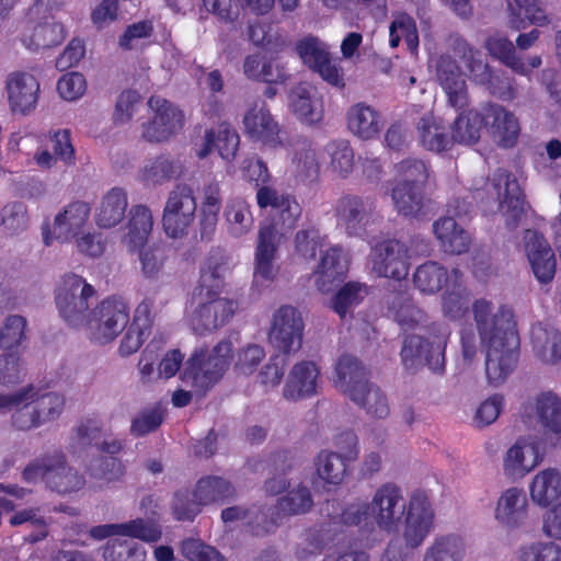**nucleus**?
Here are the masks:
<instances>
[{
    "mask_svg": "<svg viewBox=\"0 0 561 561\" xmlns=\"http://www.w3.org/2000/svg\"><path fill=\"white\" fill-rule=\"evenodd\" d=\"M472 314L480 341L486 348L488 382L497 387L506 380L517 360L518 339L513 312L506 306L495 307L492 301L480 298L472 304Z\"/></svg>",
    "mask_w": 561,
    "mask_h": 561,
    "instance_id": "1",
    "label": "nucleus"
},
{
    "mask_svg": "<svg viewBox=\"0 0 561 561\" xmlns=\"http://www.w3.org/2000/svg\"><path fill=\"white\" fill-rule=\"evenodd\" d=\"M437 80L444 90L447 103L458 114L450 127L451 144L471 146L477 144L486 127V104L480 108L466 110L469 96L459 66L449 57H442L436 66Z\"/></svg>",
    "mask_w": 561,
    "mask_h": 561,
    "instance_id": "2",
    "label": "nucleus"
},
{
    "mask_svg": "<svg viewBox=\"0 0 561 561\" xmlns=\"http://www.w3.org/2000/svg\"><path fill=\"white\" fill-rule=\"evenodd\" d=\"M403 493L399 485L387 482L378 486L369 504L357 502L347 506L343 513V522L348 525H376L390 533L398 529L404 513Z\"/></svg>",
    "mask_w": 561,
    "mask_h": 561,
    "instance_id": "3",
    "label": "nucleus"
},
{
    "mask_svg": "<svg viewBox=\"0 0 561 561\" xmlns=\"http://www.w3.org/2000/svg\"><path fill=\"white\" fill-rule=\"evenodd\" d=\"M123 448V442L112 437H103L98 422L82 423L72 437L70 450L77 459L87 465L91 476L95 478H111L110 474L118 467L113 457H99L100 453L116 455Z\"/></svg>",
    "mask_w": 561,
    "mask_h": 561,
    "instance_id": "4",
    "label": "nucleus"
},
{
    "mask_svg": "<svg viewBox=\"0 0 561 561\" xmlns=\"http://www.w3.org/2000/svg\"><path fill=\"white\" fill-rule=\"evenodd\" d=\"M232 343L220 341L211 350L197 348L185 364L182 380L195 389L196 393H204L218 382L230 365Z\"/></svg>",
    "mask_w": 561,
    "mask_h": 561,
    "instance_id": "5",
    "label": "nucleus"
},
{
    "mask_svg": "<svg viewBox=\"0 0 561 561\" xmlns=\"http://www.w3.org/2000/svg\"><path fill=\"white\" fill-rule=\"evenodd\" d=\"M65 397L57 392L39 394L33 387L20 390V399L11 415L19 431H32L56 421L65 409Z\"/></svg>",
    "mask_w": 561,
    "mask_h": 561,
    "instance_id": "6",
    "label": "nucleus"
},
{
    "mask_svg": "<svg viewBox=\"0 0 561 561\" xmlns=\"http://www.w3.org/2000/svg\"><path fill=\"white\" fill-rule=\"evenodd\" d=\"M428 176L423 161L408 159L396 165V176L390 187L392 203L403 216H415L423 204L422 187Z\"/></svg>",
    "mask_w": 561,
    "mask_h": 561,
    "instance_id": "7",
    "label": "nucleus"
},
{
    "mask_svg": "<svg viewBox=\"0 0 561 561\" xmlns=\"http://www.w3.org/2000/svg\"><path fill=\"white\" fill-rule=\"evenodd\" d=\"M237 308L236 300L221 297L217 291L204 294L202 297L194 293L186 308V318L194 332L207 334L227 324Z\"/></svg>",
    "mask_w": 561,
    "mask_h": 561,
    "instance_id": "8",
    "label": "nucleus"
},
{
    "mask_svg": "<svg viewBox=\"0 0 561 561\" xmlns=\"http://www.w3.org/2000/svg\"><path fill=\"white\" fill-rule=\"evenodd\" d=\"M449 330L442 324H433L424 334H410L403 340L401 358L405 367L412 368L426 363L434 371H440L445 364V347Z\"/></svg>",
    "mask_w": 561,
    "mask_h": 561,
    "instance_id": "9",
    "label": "nucleus"
},
{
    "mask_svg": "<svg viewBox=\"0 0 561 561\" xmlns=\"http://www.w3.org/2000/svg\"><path fill=\"white\" fill-rule=\"evenodd\" d=\"M92 206L87 201H72L62 206L53 220H46L41 227L43 243L51 247L55 243H69L73 237L92 228Z\"/></svg>",
    "mask_w": 561,
    "mask_h": 561,
    "instance_id": "10",
    "label": "nucleus"
},
{
    "mask_svg": "<svg viewBox=\"0 0 561 561\" xmlns=\"http://www.w3.org/2000/svg\"><path fill=\"white\" fill-rule=\"evenodd\" d=\"M94 288L77 274L61 277L55 293L56 307L61 318L72 328L82 330L91 313H88Z\"/></svg>",
    "mask_w": 561,
    "mask_h": 561,
    "instance_id": "11",
    "label": "nucleus"
},
{
    "mask_svg": "<svg viewBox=\"0 0 561 561\" xmlns=\"http://www.w3.org/2000/svg\"><path fill=\"white\" fill-rule=\"evenodd\" d=\"M26 482L45 481L47 486L60 494L77 492L84 485V479L76 470L67 467L65 456L54 453L30 463L23 471Z\"/></svg>",
    "mask_w": 561,
    "mask_h": 561,
    "instance_id": "12",
    "label": "nucleus"
},
{
    "mask_svg": "<svg viewBox=\"0 0 561 561\" xmlns=\"http://www.w3.org/2000/svg\"><path fill=\"white\" fill-rule=\"evenodd\" d=\"M488 186L497 201L506 226L514 229L522 225L528 216V206L518 176L505 169H497Z\"/></svg>",
    "mask_w": 561,
    "mask_h": 561,
    "instance_id": "13",
    "label": "nucleus"
},
{
    "mask_svg": "<svg viewBox=\"0 0 561 561\" xmlns=\"http://www.w3.org/2000/svg\"><path fill=\"white\" fill-rule=\"evenodd\" d=\"M148 121L141 125V137L149 142H164L178 135L184 126L183 112L160 96L148 102Z\"/></svg>",
    "mask_w": 561,
    "mask_h": 561,
    "instance_id": "14",
    "label": "nucleus"
},
{
    "mask_svg": "<svg viewBox=\"0 0 561 561\" xmlns=\"http://www.w3.org/2000/svg\"><path fill=\"white\" fill-rule=\"evenodd\" d=\"M129 319L127 302L122 298H108L95 308L82 330L94 341H113L126 327Z\"/></svg>",
    "mask_w": 561,
    "mask_h": 561,
    "instance_id": "15",
    "label": "nucleus"
},
{
    "mask_svg": "<svg viewBox=\"0 0 561 561\" xmlns=\"http://www.w3.org/2000/svg\"><path fill=\"white\" fill-rule=\"evenodd\" d=\"M196 199L193 191L186 185L176 186L167 198L162 226L165 234L172 239H180L188 233L195 220Z\"/></svg>",
    "mask_w": 561,
    "mask_h": 561,
    "instance_id": "16",
    "label": "nucleus"
},
{
    "mask_svg": "<svg viewBox=\"0 0 561 561\" xmlns=\"http://www.w3.org/2000/svg\"><path fill=\"white\" fill-rule=\"evenodd\" d=\"M234 494V489L225 479L219 477L203 478L197 482L194 492V502H190L184 494H176L173 501V514L179 520L194 518L201 505L224 502Z\"/></svg>",
    "mask_w": 561,
    "mask_h": 561,
    "instance_id": "17",
    "label": "nucleus"
},
{
    "mask_svg": "<svg viewBox=\"0 0 561 561\" xmlns=\"http://www.w3.org/2000/svg\"><path fill=\"white\" fill-rule=\"evenodd\" d=\"M543 451L538 436L528 434L518 437L503 456L502 469L511 480H522L542 461Z\"/></svg>",
    "mask_w": 561,
    "mask_h": 561,
    "instance_id": "18",
    "label": "nucleus"
},
{
    "mask_svg": "<svg viewBox=\"0 0 561 561\" xmlns=\"http://www.w3.org/2000/svg\"><path fill=\"white\" fill-rule=\"evenodd\" d=\"M296 51L301 61L318 72L329 84L343 87L344 78L341 66L332 60L325 43L313 36H307L296 44Z\"/></svg>",
    "mask_w": 561,
    "mask_h": 561,
    "instance_id": "19",
    "label": "nucleus"
},
{
    "mask_svg": "<svg viewBox=\"0 0 561 561\" xmlns=\"http://www.w3.org/2000/svg\"><path fill=\"white\" fill-rule=\"evenodd\" d=\"M301 312L293 306L284 305L275 310L270 329L271 343L284 353L299 350L304 334Z\"/></svg>",
    "mask_w": 561,
    "mask_h": 561,
    "instance_id": "20",
    "label": "nucleus"
},
{
    "mask_svg": "<svg viewBox=\"0 0 561 561\" xmlns=\"http://www.w3.org/2000/svg\"><path fill=\"white\" fill-rule=\"evenodd\" d=\"M5 94L13 114L28 115L36 110L39 101V79L31 71H12L5 78Z\"/></svg>",
    "mask_w": 561,
    "mask_h": 561,
    "instance_id": "21",
    "label": "nucleus"
},
{
    "mask_svg": "<svg viewBox=\"0 0 561 561\" xmlns=\"http://www.w3.org/2000/svg\"><path fill=\"white\" fill-rule=\"evenodd\" d=\"M435 513L426 492L416 490L410 495L407 516L404 539L411 547L420 546L434 527Z\"/></svg>",
    "mask_w": 561,
    "mask_h": 561,
    "instance_id": "22",
    "label": "nucleus"
},
{
    "mask_svg": "<svg viewBox=\"0 0 561 561\" xmlns=\"http://www.w3.org/2000/svg\"><path fill=\"white\" fill-rule=\"evenodd\" d=\"M522 249L536 279L541 284L550 283L556 274L557 260L548 240L538 231L527 229Z\"/></svg>",
    "mask_w": 561,
    "mask_h": 561,
    "instance_id": "23",
    "label": "nucleus"
},
{
    "mask_svg": "<svg viewBox=\"0 0 561 561\" xmlns=\"http://www.w3.org/2000/svg\"><path fill=\"white\" fill-rule=\"evenodd\" d=\"M409 255L403 243L390 240L376 245L370 254V268L380 277L403 279L409 273Z\"/></svg>",
    "mask_w": 561,
    "mask_h": 561,
    "instance_id": "24",
    "label": "nucleus"
},
{
    "mask_svg": "<svg viewBox=\"0 0 561 561\" xmlns=\"http://www.w3.org/2000/svg\"><path fill=\"white\" fill-rule=\"evenodd\" d=\"M277 245L274 231L260 228L253 272V286L259 290L270 287L278 275L279 268L275 264Z\"/></svg>",
    "mask_w": 561,
    "mask_h": 561,
    "instance_id": "25",
    "label": "nucleus"
},
{
    "mask_svg": "<svg viewBox=\"0 0 561 561\" xmlns=\"http://www.w3.org/2000/svg\"><path fill=\"white\" fill-rule=\"evenodd\" d=\"M528 516V500L522 488L510 486L501 492L494 507V519L504 528L522 527Z\"/></svg>",
    "mask_w": 561,
    "mask_h": 561,
    "instance_id": "26",
    "label": "nucleus"
},
{
    "mask_svg": "<svg viewBox=\"0 0 561 561\" xmlns=\"http://www.w3.org/2000/svg\"><path fill=\"white\" fill-rule=\"evenodd\" d=\"M265 489L271 494H278L285 490L288 492L282 496L276 505V515H297L307 513L312 506V497L305 486H291L290 481L284 476L274 477L265 483Z\"/></svg>",
    "mask_w": 561,
    "mask_h": 561,
    "instance_id": "27",
    "label": "nucleus"
},
{
    "mask_svg": "<svg viewBox=\"0 0 561 561\" xmlns=\"http://www.w3.org/2000/svg\"><path fill=\"white\" fill-rule=\"evenodd\" d=\"M288 107L300 123L309 126L320 124L324 116L322 96L314 87L307 83L293 89L288 96Z\"/></svg>",
    "mask_w": 561,
    "mask_h": 561,
    "instance_id": "28",
    "label": "nucleus"
},
{
    "mask_svg": "<svg viewBox=\"0 0 561 561\" xmlns=\"http://www.w3.org/2000/svg\"><path fill=\"white\" fill-rule=\"evenodd\" d=\"M242 125L251 140L266 146L278 144V124L263 103H255L245 111Z\"/></svg>",
    "mask_w": 561,
    "mask_h": 561,
    "instance_id": "29",
    "label": "nucleus"
},
{
    "mask_svg": "<svg viewBox=\"0 0 561 561\" xmlns=\"http://www.w3.org/2000/svg\"><path fill=\"white\" fill-rule=\"evenodd\" d=\"M240 138L236 129L228 124L205 131L201 144L195 145V153L198 158H206L213 150L226 161H232L239 149Z\"/></svg>",
    "mask_w": 561,
    "mask_h": 561,
    "instance_id": "30",
    "label": "nucleus"
},
{
    "mask_svg": "<svg viewBox=\"0 0 561 561\" xmlns=\"http://www.w3.org/2000/svg\"><path fill=\"white\" fill-rule=\"evenodd\" d=\"M348 271V259L342 249L331 247L321 255L313 277L319 291L327 294L342 282Z\"/></svg>",
    "mask_w": 561,
    "mask_h": 561,
    "instance_id": "31",
    "label": "nucleus"
},
{
    "mask_svg": "<svg viewBox=\"0 0 561 561\" xmlns=\"http://www.w3.org/2000/svg\"><path fill=\"white\" fill-rule=\"evenodd\" d=\"M525 411L537 420L546 434L561 438V398L552 392H542L527 404Z\"/></svg>",
    "mask_w": 561,
    "mask_h": 561,
    "instance_id": "32",
    "label": "nucleus"
},
{
    "mask_svg": "<svg viewBox=\"0 0 561 561\" xmlns=\"http://www.w3.org/2000/svg\"><path fill=\"white\" fill-rule=\"evenodd\" d=\"M337 225L350 236L360 234L369 221L371 203L359 196H345L337 204Z\"/></svg>",
    "mask_w": 561,
    "mask_h": 561,
    "instance_id": "33",
    "label": "nucleus"
},
{
    "mask_svg": "<svg viewBox=\"0 0 561 561\" xmlns=\"http://www.w3.org/2000/svg\"><path fill=\"white\" fill-rule=\"evenodd\" d=\"M485 114L486 125L492 121L490 131L494 141L503 148L515 146L520 131L517 117L497 104H486Z\"/></svg>",
    "mask_w": 561,
    "mask_h": 561,
    "instance_id": "34",
    "label": "nucleus"
},
{
    "mask_svg": "<svg viewBox=\"0 0 561 561\" xmlns=\"http://www.w3.org/2000/svg\"><path fill=\"white\" fill-rule=\"evenodd\" d=\"M92 538L101 540L112 536H128L138 538L147 542L158 541L161 537V530L152 522L135 519L121 524H107L93 527L90 530Z\"/></svg>",
    "mask_w": 561,
    "mask_h": 561,
    "instance_id": "35",
    "label": "nucleus"
},
{
    "mask_svg": "<svg viewBox=\"0 0 561 561\" xmlns=\"http://www.w3.org/2000/svg\"><path fill=\"white\" fill-rule=\"evenodd\" d=\"M531 502L539 507H548L561 499V470L549 467L539 470L528 485Z\"/></svg>",
    "mask_w": 561,
    "mask_h": 561,
    "instance_id": "36",
    "label": "nucleus"
},
{
    "mask_svg": "<svg viewBox=\"0 0 561 561\" xmlns=\"http://www.w3.org/2000/svg\"><path fill=\"white\" fill-rule=\"evenodd\" d=\"M152 228L153 216L150 208L145 205L133 206L129 210L128 221L122 237L123 244L130 252L145 247Z\"/></svg>",
    "mask_w": 561,
    "mask_h": 561,
    "instance_id": "37",
    "label": "nucleus"
},
{
    "mask_svg": "<svg viewBox=\"0 0 561 561\" xmlns=\"http://www.w3.org/2000/svg\"><path fill=\"white\" fill-rule=\"evenodd\" d=\"M319 385V369L312 362H300L296 364L287 378L284 396L287 399L297 400L312 396L317 392Z\"/></svg>",
    "mask_w": 561,
    "mask_h": 561,
    "instance_id": "38",
    "label": "nucleus"
},
{
    "mask_svg": "<svg viewBox=\"0 0 561 561\" xmlns=\"http://www.w3.org/2000/svg\"><path fill=\"white\" fill-rule=\"evenodd\" d=\"M346 118L348 130L364 140L377 137L383 128L381 115L374 107L364 103L351 106Z\"/></svg>",
    "mask_w": 561,
    "mask_h": 561,
    "instance_id": "39",
    "label": "nucleus"
},
{
    "mask_svg": "<svg viewBox=\"0 0 561 561\" xmlns=\"http://www.w3.org/2000/svg\"><path fill=\"white\" fill-rule=\"evenodd\" d=\"M128 207L127 193L122 187H113L101 198L96 207L94 220L99 228L116 227L126 215Z\"/></svg>",
    "mask_w": 561,
    "mask_h": 561,
    "instance_id": "40",
    "label": "nucleus"
},
{
    "mask_svg": "<svg viewBox=\"0 0 561 561\" xmlns=\"http://www.w3.org/2000/svg\"><path fill=\"white\" fill-rule=\"evenodd\" d=\"M485 47L491 55L511 67L520 75H527L541 65L539 56H533L523 61L515 56L513 43L500 34L492 35L485 42Z\"/></svg>",
    "mask_w": 561,
    "mask_h": 561,
    "instance_id": "41",
    "label": "nucleus"
},
{
    "mask_svg": "<svg viewBox=\"0 0 561 561\" xmlns=\"http://www.w3.org/2000/svg\"><path fill=\"white\" fill-rule=\"evenodd\" d=\"M433 231L440 248L451 254H460L468 250L470 236L454 218L443 217L433 224Z\"/></svg>",
    "mask_w": 561,
    "mask_h": 561,
    "instance_id": "42",
    "label": "nucleus"
},
{
    "mask_svg": "<svg viewBox=\"0 0 561 561\" xmlns=\"http://www.w3.org/2000/svg\"><path fill=\"white\" fill-rule=\"evenodd\" d=\"M466 539L455 533L436 537L425 549L422 561H463Z\"/></svg>",
    "mask_w": 561,
    "mask_h": 561,
    "instance_id": "43",
    "label": "nucleus"
},
{
    "mask_svg": "<svg viewBox=\"0 0 561 561\" xmlns=\"http://www.w3.org/2000/svg\"><path fill=\"white\" fill-rule=\"evenodd\" d=\"M64 38L62 24L46 20L43 23L30 24L22 35V43L28 49H41L58 45Z\"/></svg>",
    "mask_w": 561,
    "mask_h": 561,
    "instance_id": "44",
    "label": "nucleus"
},
{
    "mask_svg": "<svg viewBox=\"0 0 561 561\" xmlns=\"http://www.w3.org/2000/svg\"><path fill=\"white\" fill-rule=\"evenodd\" d=\"M458 272L453 270L450 273L437 262H426L420 265L414 275L413 282L417 289L425 294H435L442 289L444 285L446 288L455 282L454 273Z\"/></svg>",
    "mask_w": 561,
    "mask_h": 561,
    "instance_id": "45",
    "label": "nucleus"
},
{
    "mask_svg": "<svg viewBox=\"0 0 561 561\" xmlns=\"http://www.w3.org/2000/svg\"><path fill=\"white\" fill-rule=\"evenodd\" d=\"M417 133L422 145L431 151L440 152L451 145L450 135L446 131L443 119L433 113H427L420 119Z\"/></svg>",
    "mask_w": 561,
    "mask_h": 561,
    "instance_id": "46",
    "label": "nucleus"
},
{
    "mask_svg": "<svg viewBox=\"0 0 561 561\" xmlns=\"http://www.w3.org/2000/svg\"><path fill=\"white\" fill-rule=\"evenodd\" d=\"M350 399L373 419H386L390 413L388 399L375 385L367 382L352 390Z\"/></svg>",
    "mask_w": 561,
    "mask_h": 561,
    "instance_id": "47",
    "label": "nucleus"
},
{
    "mask_svg": "<svg viewBox=\"0 0 561 561\" xmlns=\"http://www.w3.org/2000/svg\"><path fill=\"white\" fill-rule=\"evenodd\" d=\"M455 282L446 288L442 298L444 314L450 320H461L468 313L469 290L461 283L459 272L454 273Z\"/></svg>",
    "mask_w": 561,
    "mask_h": 561,
    "instance_id": "48",
    "label": "nucleus"
},
{
    "mask_svg": "<svg viewBox=\"0 0 561 561\" xmlns=\"http://www.w3.org/2000/svg\"><path fill=\"white\" fill-rule=\"evenodd\" d=\"M367 382L365 369L356 358L348 355L340 357L335 366L334 383L341 391L351 397L352 390Z\"/></svg>",
    "mask_w": 561,
    "mask_h": 561,
    "instance_id": "49",
    "label": "nucleus"
},
{
    "mask_svg": "<svg viewBox=\"0 0 561 561\" xmlns=\"http://www.w3.org/2000/svg\"><path fill=\"white\" fill-rule=\"evenodd\" d=\"M534 350L538 357L547 364H556L561 359V336L553 329L537 325L531 331Z\"/></svg>",
    "mask_w": 561,
    "mask_h": 561,
    "instance_id": "50",
    "label": "nucleus"
},
{
    "mask_svg": "<svg viewBox=\"0 0 561 561\" xmlns=\"http://www.w3.org/2000/svg\"><path fill=\"white\" fill-rule=\"evenodd\" d=\"M541 4V0H514L510 5L512 27L520 30L526 27L527 24H546L547 16Z\"/></svg>",
    "mask_w": 561,
    "mask_h": 561,
    "instance_id": "51",
    "label": "nucleus"
},
{
    "mask_svg": "<svg viewBox=\"0 0 561 561\" xmlns=\"http://www.w3.org/2000/svg\"><path fill=\"white\" fill-rule=\"evenodd\" d=\"M389 43L392 48L398 47L403 39L411 53H415L419 46V35L415 21L403 12H396L389 27Z\"/></svg>",
    "mask_w": 561,
    "mask_h": 561,
    "instance_id": "52",
    "label": "nucleus"
},
{
    "mask_svg": "<svg viewBox=\"0 0 561 561\" xmlns=\"http://www.w3.org/2000/svg\"><path fill=\"white\" fill-rule=\"evenodd\" d=\"M181 165L168 157H158L149 160L140 172V179L147 185L161 184L180 174Z\"/></svg>",
    "mask_w": 561,
    "mask_h": 561,
    "instance_id": "53",
    "label": "nucleus"
},
{
    "mask_svg": "<svg viewBox=\"0 0 561 561\" xmlns=\"http://www.w3.org/2000/svg\"><path fill=\"white\" fill-rule=\"evenodd\" d=\"M347 463L337 454L322 450L316 459L317 474L324 483L337 485L344 480Z\"/></svg>",
    "mask_w": 561,
    "mask_h": 561,
    "instance_id": "54",
    "label": "nucleus"
},
{
    "mask_svg": "<svg viewBox=\"0 0 561 561\" xmlns=\"http://www.w3.org/2000/svg\"><path fill=\"white\" fill-rule=\"evenodd\" d=\"M225 217L229 232L233 237H242L252 229L253 216L249 204L242 198L231 199L227 204Z\"/></svg>",
    "mask_w": 561,
    "mask_h": 561,
    "instance_id": "55",
    "label": "nucleus"
},
{
    "mask_svg": "<svg viewBox=\"0 0 561 561\" xmlns=\"http://www.w3.org/2000/svg\"><path fill=\"white\" fill-rule=\"evenodd\" d=\"M30 222L26 206L21 202H10L0 211V230L5 236L24 232Z\"/></svg>",
    "mask_w": 561,
    "mask_h": 561,
    "instance_id": "56",
    "label": "nucleus"
},
{
    "mask_svg": "<svg viewBox=\"0 0 561 561\" xmlns=\"http://www.w3.org/2000/svg\"><path fill=\"white\" fill-rule=\"evenodd\" d=\"M330 156V170L336 176L345 179L354 169V151L346 140H333L325 147Z\"/></svg>",
    "mask_w": 561,
    "mask_h": 561,
    "instance_id": "57",
    "label": "nucleus"
},
{
    "mask_svg": "<svg viewBox=\"0 0 561 561\" xmlns=\"http://www.w3.org/2000/svg\"><path fill=\"white\" fill-rule=\"evenodd\" d=\"M368 295L366 285L350 282L342 286L333 297L331 307L341 317L344 318L353 308L359 305Z\"/></svg>",
    "mask_w": 561,
    "mask_h": 561,
    "instance_id": "58",
    "label": "nucleus"
},
{
    "mask_svg": "<svg viewBox=\"0 0 561 561\" xmlns=\"http://www.w3.org/2000/svg\"><path fill=\"white\" fill-rule=\"evenodd\" d=\"M516 559L517 561H561V545L547 540L530 541L518 548Z\"/></svg>",
    "mask_w": 561,
    "mask_h": 561,
    "instance_id": "59",
    "label": "nucleus"
},
{
    "mask_svg": "<svg viewBox=\"0 0 561 561\" xmlns=\"http://www.w3.org/2000/svg\"><path fill=\"white\" fill-rule=\"evenodd\" d=\"M227 274L228 268L225 264L213 260L208 261L202 270L199 287L194 293H198L201 297L214 291L221 295Z\"/></svg>",
    "mask_w": 561,
    "mask_h": 561,
    "instance_id": "60",
    "label": "nucleus"
},
{
    "mask_svg": "<svg viewBox=\"0 0 561 561\" xmlns=\"http://www.w3.org/2000/svg\"><path fill=\"white\" fill-rule=\"evenodd\" d=\"M26 319L19 314L7 317L0 329V347L11 351L20 346L26 339Z\"/></svg>",
    "mask_w": 561,
    "mask_h": 561,
    "instance_id": "61",
    "label": "nucleus"
},
{
    "mask_svg": "<svg viewBox=\"0 0 561 561\" xmlns=\"http://www.w3.org/2000/svg\"><path fill=\"white\" fill-rule=\"evenodd\" d=\"M77 250L83 256L96 259L100 257L106 249V240L102 232L92 228H87L71 241Z\"/></svg>",
    "mask_w": 561,
    "mask_h": 561,
    "instance_id": "62",
    "label": "nucleus"
},
{
    "mask_svg": "<svg viewBox=\"0 0 561 561\" xmlns=\"http://www.w3.org/2000/svg\"><path fill=\"white\" fill-rule=\"evenodd\" d=\"M106 561H145L146 550L136 542L110 540L103 550Z\"/></svg>",
    "mask_w": 561,
    "mask_h": 561,
    "instance_id": "63",
    "label": "nucleus"
},
{
    "mask_svg": "<svg viewBox=\"0 0 561 561\" xmlns=\"http://www.w3.org/2000/svg\"><path fill=\"white\" fill-rule=\"evenodd\" d=\"M88 83L84 76L77 71L62 75L56 83L58 96L66 102H77L87 92Z\"/></svg>",
    "mask_w": 561,
    "mask_h": 561,
    "instance_id": "64",
    "label": "nucleus"
}]
</instances>
